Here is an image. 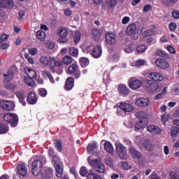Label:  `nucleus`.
Segmentation results:
<instances>
[{
	"mask_svg": "<svg viewBox=\"0 0 179 179\" xmlns=\"http://www.w3.org/2000/svg\"><path fill=\"white\" fill-rule=\"evenodd\" d=\"M80 37H81L80 32V31H76L75 34L73 36V41H74L76 44L79 43V41H80Z\"/></svg>",
	"mask_w": 179,
	"mask_h": 179,
	"instance_id": "nucleus-45",
	"label": "nucleus"
},
{
	"mask_svg": "<svg viewBox=\"0 0 179 179\" xmlns=\"http://www.w3.org/2000/svg\"><path fill=\"white\" fill-rule=\"evenodd\" d=\"M105 42L109 45H113L116 43V35L113 33H106L105 35Z\"/></svg>",
	"mask_w": 179,
	"mask_h": 179,
	"instance_id": "nucleus-15",
	"label": "nucleus"
},
{
	"mask_svg": "<svg viewBox=\"0 0 179 179\" xmlns=\"http://www.w3.org/2000/svg\"><path fill=\"white\" fill-rule=\"evenodd\" d=\"M129 155L131 158L139 160L141 157V152L137 150L134 146H130L129 148Z\"/></svg>",
	"mask_w": 179,
	"mask_h": 179,
	"instance_id": "nucleus-18",
	"label": "nucleus"
},
{
	"mask_svg": "<svg viewBox=\"0 0 179 179\" xmlns=\"http://www.w3.org/2000/svg\"><path fill=\"white\" fill-rule=\"evenodd\" d=\"M66 73L74 76L76 80L79 79L81 77L80 67L77 63H73L71 64L66 71Z\"/></svg>",
	"mask_w": 179,
	"mask_h": 179,
	"instance_id": "nucleus-6",
	"label": "nucleus"
},
{
	"mask_svg": "<svg viewBox=\"0 0 179 179\" xmlns=\"http://www.w3.org/2000/svg\"><path fill=\"white\" fill-rule=\"evenodd\" d=\"M74 86V78L69 77L66 79L65 83V89L68 91L71 90Z\"/></svg>",
	"mask_w": 179,
	"mask_h": 179,
	"instance_id": "nucleus-30",
	"label": "nucleus"
},
{
	"mask_svg": "<svg viewBox=\"0 0 179 179\" xmlns=\"http://www.w3.org/2000/svg\"><path fill=\"white\" fill-rule=\"evenodd\" d=\"M0 107L3 110L12 112L15 110V104L10 101H0Z\"/></svg>",
	"mask_w": 179,
	"mask_h": 179,
	"instance_id": "nucleus-10",
	"label": "nucleus"
},
{
	"mask_svg": "<svg viewBox=\"0 0 179 179\" xmlns=\"http://www.w3.org/2000/svg\"><path fill=\"white\" fill-rule=\"evenodd\" d=\"M17 173L22 177H25L27 175V169L24 164H19L17 166Z\"/></svg>",
	"mask_w": 179,
	"mask_h": 179,
	"instance_id": "nucleus-22",
	"label": "nucleus"
},
{
	"mask_svg": "<svg viewBox=\"0 0 179 179\" xmlns=\"http://www.w3.org/2000/svg\"><path fill=\"white\" fill-rule=\"evenodd\" d=\"M3 120L8 122L11 127H16L18 125L19 117L15 113H7L3 115Z\"/></svg>",
	"mask_w": 179,
	"mask_h": 179,
	"instance_id": "nucleus-5",
	"label": "nucleus"
},
{
	"mask_svg": "<svg viewBox=\"0 0 179 179\" xmlns=\"http://www.w3.org/2000/svg\"><path fill=\"white\" fill-rule=\"evenodd\" d=\"M157 55L161 57H164V58H167L169 57V55H167V53H166V52L163 51V50H157L156 52Z\"/></svg>",
	"mask_w": 179,
	"mask_h": 179,
	"instance_id": "nucleus-50",
	"label": "nucleus"
},
{
	"mask_svg": "<svg viewBox=\"0 0 179 179\" xmlns=\"http://www.w3.org/2000/svg\"><path fill=\"white\" fill-rule=\"evenodd\" d=\"M155 34V31L153 29H148L143 31V36L145 37H150Z\"/></svg>",
	"mask_w": 179,
	"mask_h": 179,
	"instance_id": "nucleus-43",
	"label": "nucleus"
},
{
	"mask_svg": "<svg viewBox=\"0 0 179 179\" xmlns=\"http://www.w3.org/2000/svg\"><path fill=\"white\" fill-rule=\"evenodd\" d=\"M9 38L8 34H3L0 36V44H2L3 42L7 41L8 38Z\"/></svg>",
	"mask_w": 179,
	"mask_h": 179,
	"instance_id": "nucleus-54",
	"label": "nucleus"
},
{
	"mask_svg": "<svg viewBox=\"0 0 179 179\" xmlns=\"http://www.w3.org/2000/svg\"><path fill=\"white\" fill-rule=\"evenodd\" d=\"M143 85L142 80L137 79L136 78H131L129 80V87L131 90H138L141 88Z\"/></svg>",
	"mask_w": 179,
	"mask_h": 179,
	"instance_id": "nucleus-11",
	"label": "nucleus"
},
{
	"mask_svg": "<svg viewBox=\"0 0 179 179\" xmlns=\"http://www.w3.org/2000/svg\"><path fill=\"white\" fill-rule=\"evenodd\" d=\"M72 57L65 56L62 61H57L55 57L50 56H42L40 58V62L45 67H49L52 71L61 74L63 72V64L69 65L72 62Z\"/></svg>",
	"mask_w": 179,
	"mask_h": 179,
	"instance_id": "nucleus-1",
	"label": "nucleus"
},
{
	"mask_svg": "<svg viewBox=\"0 0 179 179\" xmlns=\"http://www.w3.org/2000/svg\"><path fill=\"white\" fill-rule=\"evenodd\" d=\"M55 148H57V150L59 152H62L63 149L62 142L59 139H57L55 143Z\"/></svg>",
	"mask_w": 179,
	"mask_h": 179,
	"instance_id": "nucleus-41",
	"label": "nucleus"
},
{
	"mask_svg": "<svg viewBox=\"0 0 179 179\" xmlns=\"http://www.w3.org/2000/svg\"><path fill=\"white\" fill-rule=\"evenodd\" d=\"M9 131V127L4 124L0 123V134H5Z\"/></svg>",
	"mask_w": 179,
	"mask_h": 179,
	"instance_id": "nucleus-42",
	"label": "nucleus"
},
{
	"mask_svg": "<svg viewBox=\"0 0 179 179\" xmlns=\"http://www.w3.org/2000/svg\"><path fill=\"white\" fill-rule=\"evenodd\" d=\"M169 28L171 31H172V32L175 31L177 29L176 23L174 22H170L169 24Z\"/></svg>",
	"mask_w": 179,
	"mask_h": 179,
	"instance_id": "nucleus-53",
	"label": "nucleus"
},
{
	"mask_svg": "<svg viewBox=\"0 0 179 179\" xmlns=\"http://www.w3.org/2000/svg\"><path fill=\"white\" fill-rule=\"evenodd\" d=\"M3 87L7 90L15 91L17 88V85L14 83H3Z\"/></svg>",
	"mask_w": 179,
	"mask_h": 179,
	"instance_id": "nucleus-39",
	"label": "nucleus"
},
{
	"mask_svg": "<svg viewBox=\"0 0 179 179\" xmlns=\"http://www.w3.org/2000/svg\"><path fill=\"white\" fill-rule=\"evenodd\" d=\"M54 166L56 171V176L58 178H60L64 173V166L62 162L61 161H57L56 162H54Z\"/></svg>",
	"mask_w": 179,
	"mask_h": 179,
	"instance_id": "nucleus-13",
	"label": "nucleus"
},
{
	"mask_svg": "<svg viewBox=\"0 0 179 179\" xmlns=\"http://www.w3.org/2000/svg\"><path fill=\"white\" fill-rule=\"evenodd\" d=\"M148 124V121L143 120H138L135 124V129L136 130H141L144 129Z\"/></svg>",
	"mask_w": 179,
	"mask_h": 179,
	"instance_id": "nucleus-29",
	"label": "nucleus"
},
{
	"mask_svg": "<svg viewBox=\"0 0 179 179\" xmlns=\"http://www.w3.org/2000/svg\"><path fill=\"white\" fill-rule=\"evenodd\" d=\"M87 162L89 164L99 173H103L106 171V167L103 162H101L98 158L91 159V157H88Z\"/></svg>",
	"mask_w": 179,
	"mask_h": 179,
	"instance_id": "nucleus-3",
	"label": "nucleus"
},
{
	"mask_svg": "<svg viewBox=\"0 0 179 179\" xmlns=\"http://www.w3.org/2000/svg\"><path fill=\"white\" fill-rule=\"evenodd\" d=\"M69 54L74 57H77L78 55V50L76 48H71L69 51Z\"/></svg>",
	"mask_w": 179,
	"mask_h": 179,
	"instance_id": "nucleus-47",
	"label": "nucleus"
},
{
	"mask_svg": "<svg viewBox=\"0 0 179 179\" xmlns=\"http://www.w3.org/2000/svg\"><path fill=\"white\" fill-rule=\"evenodd\" d=\"M105 164L111 169H114L115 167L113 159L112 158H106V159H105Z\"/></svg>",
	"mask_w": 179,
	"mask_h": 179,
	"instance_id": "nucleus-46",
	"label": "nucleus"
},
{
	"mask_svg": "<svg viewBox=\"0 0 179 179\" xmlns=\"http://www.w3.org/2000/svg\"><path fill=\"white\" fill-rule=\"evenodd\" d=\"M122 168L124 170H129L131 169V166H129L128 162H122Z\"/></svg>",
	"mask_w": 179,
	"mask_h": 179,
	"instance_id": "nucleus-62",
	"label": "nucleus"
},
{
	"mask_svg": "<svg viewBox=\"0 0 179 179\" xmlns=\"http://www.w3.org/2000/svg\"><path fill=\"white\" fill-rule=\"evenodd\" d=\"M27 101L28 104H37L38 103V98L36 97V95L34 92H30L27 95Z\"/></svg>",
	"mask_w": 179,
	"mask_h": 179,
	"instance_id": "nucleus-25",
	"label": "nucleus"
},
{
	"mask_svg": "<svg viewBox=\"0 0 179 179\" xmlns=\"http://www.w3.org/2000/svg\"><path fill=\"white\" fill-rule=\"evenodd\" d=\"M119 108L124 113H131L134 110V107L132 106V105L126 102H121L120 103Z\"/></svg>",
	"mask_w": 179,
	"mask_h": 179,
	"instance_id": "nucleus-20",
	"label": "nucleus"
},
{
	"mask_svg": "<svg viewBox=\"0 0 179 179\" xmlns=\"http://www.w3.org/2000/svg\"><path fill=\"white\" fill-rule=\"evenodd\" d=\"M79 173L82 177H87V179H102L99 176L94 173H89L87 169L85 166H82Z\"/></svg>",
	"mask_w": 179,
	"mask_h": 179,
	"instance_id": "nucleus-8",
	"label": "nucleus"
},
{
	"mask_svg": "<svg viewBox=\"0 0 179 179\" xmlns=\"http://www.w3.org/2000/svg\"><path fill=\"white\" fill-rule=\"evenodd\" d=\"M13 6V1L12 0H1L0 1V8H12Z\"/></svg>",
	"mask_w": 179,
	"mask_h": 179,
	"instance_id": "nucleus-28",
	"label": "nucleus"
},
{
	"mask_svg": "<svg viewBox=\"0 0 179 179\" xmlns=\"http://www.w3.org/2000/svg\"><path fill=\"white\" fill-rule=\"evenodd\" d=\"M90 64V60L86 57H82L80 59V64L82 68H85Z\"/></svg>",
	"mask_w": 179,
	"mask_h": 179,
	"instance_id": "nucleus-40",
	"label": "nucleus"
},
{
	"mask_svg": "<svg viewBox=\"0 0 179 179\" xmlns=\"http://www.w3.org/2000/svg\"><path fill=\"white\" fill-rule=\"evenodd\" d=\"M147 87L152 92H159L160 90L159 87V84L152 81V80H147Z\"/></svg>",
	"mask_w": 179,
	"mask_h": 179,
	"instance_id": "nucleus-23",
	"label": "nucleus"
},
{
	"mask_svg": "<svg viewBox=\"0 0 179 179\" xmlns=\"http://www.w3.org/2000/svg\"><path fill=\"white\" fill-rule=\"evenodd\" d=\"M170 176L171 179H179L178 175L175 172H171Z\"/></svg>",
	"mask_w": 179,
	"mask_h": 179,
	"instance_id": "nucleus-64",
	"label": "nucleus"
},
{
	"mask_svg": "<svg viewBox=\"0 0 179 179\" xmlns=\"http://www.w3.org/2000/svg\"><path fill=\"white\" fill-rule=\"evenodd\" d=\"M45 158L41 155L40 159H36L32 162L31 173L35 176L40 175L43 170V164H45Z\"/></svg>",
	"mask_w": 179,
	"mask_h": 179,
	"instance_id": "nucleus-2",
	"label": "nucleus"
},
{
	"mask_svg": "<svg viewBox=\"0 0 179 179\" xmlns=\"http://www.w3.org/2000/svg\"><path fill=\"white\" fill-rule=\"evenodd\" d=\"M53 170L51 168L45 169V173L42 175V179H52Z\"/></svg>",
	"mask_w": 179,
	"mask_h": 179,
	"instance_id": "nucleus-31",
	"label": "nucleus"
},
{
	"mask_svg": "<svg viewBox=\"0 0 179 179\" xmlns=\"http://www.w3.org/2000/svg\"><path fill=\"white\" fill-rule=\"evenodd\" d=\"M117 4V0H110L108 3V5L109 6V8H114Z\"/></svg>",
	"mask_w": 179,
	"mask_h": 179,
	"instance_id": "nucleus-55",
	"label": "nucleus"
},
{
	"mask_svg": "<svg viewBox=\"0 0 179 179\" xmlns=\"http://www.w3.org/2000/svg\"><path fill=\"white\" fill-rule=\"evenodd\" d=\"M3 76L4 77L3 83H10L11 80H13L14 77H15V72L12 69H9L7 71V73H3Z\"/></svg>",
	"mask_w": 179,
	"mask_h": 179,
	"instance_id": "nucleus-19",
	"label": "nucleus"
},
{
	"mask_svg": "<svg viewBox=\"0 0 179 179\" xmlns=\"http://www.w3.org/2000/svg\"><path fill=\"white\" fill-rule=\"evenodd\" d=\"M179 133V129L177 127H173L171 128V136H177Z\"/></svg>",
	"mask_w": 179,
	"mask_h": 179,
	"instance_id": "nucleus-49",
	"label": "nucleus"
},
{
	"mask_svg": "<svg viewBox=\"0 0 179 179\" xmlns=\"http://www.w3.org/2000/svg\"><path fill=\"white\" fill-rule=\"evenodd\" d=\"M148 49V48L145 45H138L136 46V51L138 52L144 53Z\"/></svg>",
	"mask_w": 179,
	"mask_h": 179,
	"instance_id": "nucleus-44",
	"label": "nucleus"
},
{
	"mask_svg": "<svg viewBox=\"0 0 179 179\" xmlns=\"http://www.w3.org/2000/svg\"><path fill=\"white\" fill-rule=\"evenodd\" d=\"M16 97L18 99L19 102L22 106H27V102L25 101V92L24 90H19L15 92Z\"/></svg>",
	"mask_w": 179,
	"mask_h": 179,
	"instance_id": "nucleus-17",
	"label": "nucleus"
},
{
	"mask_svg": "<svg viewBox=\"0 0 179 179\" xmlns=\"http://www.w3.org/2000/svg\"><path fill=\"white\" fill-rule=\"evenodd\" d=\"M24 72L29 78L34 79L37 77V73L33 69L29 68L24 69Z\"/></svg>",
	"mask_w": 179,
	"mask_h": 179,
	"instance_id": "nucleus-33",
	"label": "nucleus"
},
{
	"mask_svg": "<svg viewBox=\"0 0 179 179\" xmlns=\"http://www.w3.org/2000/svg\"><path fill=\"white\" fill-rule=\"evenodd\" d=\"M178 0H166V6H172L174 4L177 3Z\"/></svg>",
	"mask_w": 179,
	"mask_h": 179,
	"instance_id": "nucleus-58",
	"label": "nucleus"
},
{
	"mask_svg": "<svg viewBox=\"0 0 179 179\" xmlns=\"http://www.w3.org/2000/svg\"><path fill=\"white\" fill-rule=\"evenodd\" d=\"M48 155L52 158V161L54 162V163L60 160L59 157H57V155H55V150L52 148H49Z\"/></svg>",
	"mask_w": 179,
	"mask_h": 179,
	"instance_id": "nucleus-38",
	"label": "nucleus"
},
{
	"mask_svg": "<svg viewBox=\"0 0 179 179\" xmlns=\"http://www.w3.org/2000/svg\"><path fill=\"white\" fill-rule=\"evenodd\" d=\"M150 103V100L145 98H139L136 101V104L138 107H148Z\"/></svg>",
	"mask_w": 179,
	"mask_h": 179,
	"instance_id": "nucleus-26",
	"label": "nucleus"
},
{
	"mask_svg": "<svg viewBox=\"0 0 179 179\" xmlns=\"http://www.w3.org/2000/svg\"><path fill=\"white\" fill-rule=\"evenodd\" d=\"M145 64V60H138L136 62V67H140L141 66H144Z\"/></svg>",
	"mask_w": 179,
	"mask_h": 179,
	"instance_id": "nucleus-61",
	"label": "nucleus"
},
{
	"mask_svg": "<svg viewBox=\"0 0 179 179\" xmlns=\"http://www.w3.org/2000/svg\"><path fill=\"white\" fill-rule=\"evenodd\" d=\"M171 15L174 19H176V20L179 19V10H173L171 13Z\"/></svg>",
	"mask_w": 179,
	"mask_h": 179,
	"instance_id": "nucleus-57",
	"label": "nucleus"
},
{
	"mask_svg": "<svg viewBox=\"0 0 179 179\" xmlns=\"http://www.w3.org/2000/svg\"><path fill=\"white\" fill-rule=\"evenodd\" d=\"M148 77L155 81H162L164 78L163 77V75L162 73H159L157 72L150 73L148 75Z\"/></svg>",
	"mask_w": 179,
	"mask_h": 179,
	"instance_id": "nucleus-27",
	"label": "nucleus"
},
{
	"mask_svg": "<svg viewBox=\"0 0 179 179\" xmlns=\"http://www.w3.org/2000/svg\"><path fill=\"white\" fill-rule=\"evenodd\" d=\"M141 144L147 151H152L153 149V145L150 144V141L148 139L142 141Z\"/></svg>",
	"mask_w": 179,
	"mask_h": 179,
	"instance_id": "nucleus-34",
	"label": "nucleus"
},
{
	"mask_svg": "<svg viewBox=\"0 0 179 179\" xmlns=\"http://www.w3.org/2000/svg\"><path fill=\"white\" fill-rule=\"evenodd\" d=\"M161 121L162 122V124L166 125V124L169 121V116L167 115H162L161 117Z\"/></svg>",
	"mask_w": 179,
	"mask_h": 179,
	"instance_id": "nucleus-59",
	"label": "nucleus"
},
{
	"mask_svg": "<svg viewBox=\"0 0 179 179\" xmlns=\"http://www.w3.org/2000/svg\"><path fill=\"white\" fill-rule=\"evenodd\" d=\"M92 38L94 41H98L101 37V33L99 29L94 28L92 31Z\"/></svg>",
	"mask_w": 179,
	"mask_h": 179,
	"instance_id": "nucleus-32",
	"label": "nucleus"
},
{
	"mask_svg": "<svg viewBox=\"0 0 179 179\" xmlns=\"http://www.w3.org/2000/svg\"><path fill=\"white\" fill-rule=\"evenodd\" d=\"M58 34L60 37V43H66L68 42V39L66 38L68 35V31L66 28L60 27L58 30Z\"/></svg>",
	"mask_w": 179,
	"mask_h": 179,
	"instance_id": "nucleus-14",
	"label": "nucleus"
},
{
	"mask_svg": "<svg viewBox=\"0 0 179 179\" xmlns=\"http://www.w3.org/2000/svg\"><path fill=\"white\" fill-rule=\"evenodd\" d=\"M24 82L25 83L30 87H32L34 85L35 82L32 78H30L29 77H28L27 78L24 79Z\"/></svg>",
	"mask_w": 179,
	"mask_h": 179,
	"instance_id": "nucleus-48",
	"label": "nucleus"
},
{
	"mask_svg": "<svg viewBox=\"0 0 179 179\" xmlns=\"http://www.w3.org/2000/svg\"><path fill=\"white\" fill-rule=\"evenodd\" d=\"M38 94L41 97H45L47 96L48 92L47 90L44 88H40L38 89Z\"/></svg>",
	"mask_w": 179,
	"mask_h": 179,
	"instance_id": "nucleus-51",
	"label": "nucleus"
},
{
	"mask_svg": "<svg viewBox=\"0 0 179 179\" xmlns=\"http://www.w3.org/2000/svg\"><path fill=\"white\" fill-rule=\"evenodd\" d=\"M98 148L96 142L90 143L87 147V151L88 152H93V155L95 156H98Z\"/></svg>",
	"mask_w": 179,
	"mask_h": 179,
	"instance_id": "nucleus-21",
	"label": "nucleus"
},
{
	"mask_svg": "<svg viewBox=\"0 0 179 179\" xmlns=\"http://www.w3.org/2000/svg\"><path fill=\"white\" fill-rule=\"evenodd\" d=\"M24 58L27 60V62L31 64H34V60L32 57L29 56V54H24Z\"/></svg>",
	"mask_w": 179,
	"mask_h": 179,
	"instance_id": "nucleus-56",
	"label": "nucleus"
},
{
	"mask_svg": "<svg viewBox=\"0 0 179 179\" xmlns=\"http://www.w3.org/2000/svg\"><path fill=\"white\" fill-rule=\"evenodd\" d=\"M83 52L85 54L90 53L95 59L100 58L103 53L101 46L97 45L93 48L92 45L90 46H87V48L83 50Z\"/></svg>",
	"mask_w": 179,
	"mask_h": 179,
	"instance_id": "nucleus-4",
	"label": "nucleus"
},
{
	"mask_svg": "<svg viewBox=\"0 0 179 179\" xmlns=\"http://www.w3.org/2000/svg\"><path fill=\"white\" fill-rule=\"evenodd\" d=\"M146 129L151 135L157 136L162 134V129L157 125L150 124L146 127Z\"/></svg>",
	"mask_w": 179,
	"mask_h": 179,
	"instance_id": "nucleus-12",
	"label": "nucleus"
},
{
	"mask_svg": "<svg viewBox=\"0 0 179 179\" xmlns=\"http://www.w3.org/2000/svg\"><path fill=\"white\" fill-rule=\"evenodd\" d=\"M127 35L129 36L131 40H137L139 38V34L137 31L136 24H131L126 29Z\"/></svg>",
	"mask_w": 179,
	"mask_h": 179,
	"instance_id": "nucleus-7",
	"label": "nucleus"
},
{
	"mask_svg": "<svg viewBox=\"0 0 179 179\" xmlns=\"http://www.w3.org/2000/svg\"><path fill=\"white\" fill-rule=\"evenodd\" d=\"M36 37L40 41H45L47 35L43 30H38L36 31Z\"/></svg>",
	"mask_w": 179,
	"mask_h": 179,
	"instance_id": "nucleus-37",
	"label": "nucleus"
},
{
	"mask_svg": "<svg viewBox=\"0 0 179 179\" xmlns=\"http://www.w3.org/2000/svg\"><path fill=\"white\" fill-rule=\"evenodd\" d=\"M116 153L122 159H127L128 157L127 148L122 143H118L115 147Z\"/></svg>",
	"mask_w": 179,
	"mask_h": 179,
	"instance_id": "nucleus-9",
	"label": "nucleus"
},
{
	"mask_svg": "<svg viewBox=\"0 0 179 179\" xmlns=\"http://www.w3.org/2000/svg\"><path fill=\"white\" fill-rule=\"evenodd\" d=\"M135 116L136 118L139 119V120L147 121L148 115L144 111L136 112Z\"/></svg>",
	"mask_w": 179,
	"mask_h": 179,
	"instance_id": "nucleus-35",
	"label": "nucleus"
},
{
	"mask_svg": "<svg viewBox=\"0 0 179 179\" xmlns=\"http://www.w3.org/2000/svg\"><path fill=\"white\" fill-rule=\"evenodd\" d=\"M155 64L157 67L162 69H167L169 67V62L164 59H157L155 60Z\"/></svg>",
	"mask_w": 179,
	"mask_h": 179,
	"instance_id": "nucleus-16",
	"label": "nucleus"
},
{
	"mask_svg": "<svg viewBox=\"0 0 179 179\" xmlns=\"http://www.w3.org/2000/svg\"><path fill=\"white\" fill-rule=\"evenodd\" d=\"M45 46L49 50H52L55 48V43L52 41L46 42Z\"/></svg>",
	"mask_w": 179,
	"mask_h": 179,
	"instance_id": "nucleus-60",
	"label": "nucleus"
},
{
	"mask_svg": "<svg viewBox=\"0 0 179 179\" xmlns=\"http://www.w3.org/2000/svg\"><path fill=\"white\" fill-rule=\"evenodd\" d=\"M29 53L32 56H35L38 54V50L36 48H31L29 50Z\"/></svg>",
	"mask_w": 179,
	"mask_h": 179,
	"instance_id": "nucleus-63",
	"label": "nucleus"
},
{
	"mask_svg": "<svg viewBox=\"0 0 179 179\" xmlns=\"http://www.w3.org/2000/svg\"><path fill=\"white\" fill-rule=\"evenodd\" d=\"M103 148L105 149V151L108 153H112L114 150L113 144L108 141H105V143H103Z\"/></svg>",
	"mask_w": 179,
	"mask_h": 179,
	"instance_id": "nucleus-36",
	"label": "nucleus"
},
{
	"mask_svg": "<svg viewBox=\"0 0 179 179\" xmlns=\"http://www.w3.org/2000/svg\"><path fill=\"white\" fill-rule=\"evenodd\" d=\"M117 90L120 94L122 96H127L130 93L129 88L124 84H120L117 87Z\"/></svg>",
	"mask_w": 179,
	"mask_h": 179,
	"instance_id": "nucleus-24",
	"label": "nucleus"
},
{
	"mask_svg": "<svg viewBox=\"0 0 179 179\" xmlns=\"http://www.w3.org/2000/svg\"><path fill=\"white\" fill-rule=\"evenodd\" d=\"M44 75L49 78L51 83L54 84L55 83V81L52 77V74H51V73H50V71H45L44 73Z\"/></svg>",
	"mask_w": 179,
	"mask_h": 179,
	"instance_id": "nucleus-52",
	"label": "nucleus"
}]
</instances>
